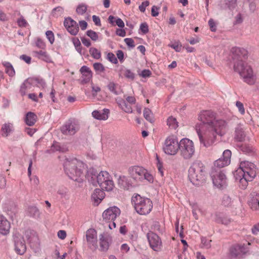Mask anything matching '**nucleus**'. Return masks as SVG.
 Instances as JSON below:
<instances>
[{
    "label": "nucleus",
    "mask_w": 259,
    "mask_h": 259,
    "mask_svg": "<svg viewBox=\"0 0 259 259\" xmlns=\"http://www.w3.org/2000/svg\"><path fill=\"white\" fill-rule=\"evenodd\" d=\"M92 18L93 21L96 25L98 26H100L101 25V20L99 17L96 15H93Z\"/></svg>",
    "instance_id": "338daca9"
},
{
    "label": "nucleus",
    "mask_w": 259,
    "mask_h": 259,
    "mask_svg": "<svg viewBox=\"0 0 259 259\" xmlns=\"http://www.w3.org/2000/svg\"><path fill=\"white\" fill-rule=\"evenodd\" d=\"M3 65L6 68V73L10 76H13L15 75V70L11 65V64L8 62H4L3 63Z\"/></svg>",
    "instance_id": "473e14b6"
},
{
    "label": "nucleus",
    "mask_w": 259,
    "mask_h": 259,
    "mask_svg": "<svg viewBox=\"0 0 259 259\" xmlns=\"http://www.w3.org/2000/svg\"><path fill=\"white\" fill-rule=\"evenodd\" d=\"M118 183L123 188H126L128 186V183H127V178L124 176H121L119 177L118 179Z\"/></svg>",
    "instance_id": "c03bdc74"
},
{
    "label": "nucleus",
    "mask_w": 259,
    "mask_h": 259,
    "mask_svg": "<svg viewBox=\"0 0 259 259\" xmlns=\"http://www.w3.org/2000/svg\"><path fill=\"white\" fill-rule=\"evenodd\" d=\"M25 237L28 241L31 242L36 239L37 236L34 231L28 230L25 232Z\"/></svg>",
    "instance_id": "e433bc0d"
},
{
    "label": "nucleus",
    "mask_w": 259,
    "mask_h": 259,
    "mask_svg": "<svg viewBox=\"0 0 259 259\" xmlns=\"http://www.w3.org/2000/svg\"><path fill=\"white\" fill-rule=\"evenodd\" d=\"M107 59L112 63L117 64L118 63L117 59L115 55L112 53H109L107 54Z\"/></svg>",
    "instance_id": "8fccbe9b"
},
{
    "label": "nucleus",
    "mask_w": 259,
    "mask_h": 259,
    "mask_svg": "<svg viewBox=\"0 0 259 259\" xmlns=\"http://www.w3.org/2000/svg\"><path fill=\"white\" fill-rule=\"evenodd\" d=\"M245 134L241 128H237L235 131V138L238 141H242L245 138Z\"/></svg>",
    "instance_id": "c9c22d12"
},
{
    "label": "nucleus",
    "mask_w": 259,
    "mask_h": 259,
    "mask_svg": "<svg viewBox=\"0 0 259 259\" xmlns=\"http://www.w3.org/2000/svg\"><path fill=\"white\" fill-rule=\"evenodd\" d=\"M11 228L10 223L4 216L0 215V233L6 235L9 233Z\"/></svg>",
    "instance_id": "aec40b11"
},
{
    "label": "nucleus",
    "mask_w": 259,
    "mask_h": 259,
    "mask_svg": "<svg viewBox=\"0 0 259 259\" xmlns=\"http://www.w3.org/2000/svg\"><path fill=\"white\" fill-rule=\"evenodd\" d=\"M109 111L108 109H104L102 110H95L92 112L93 116L99 120H106L108 118Z\"/></svg>",
    "instance_id": "b1692460"
},
{
    "label": "nucleus",
    "mask_w": 259,
    "mask_h": 259,
    "mask_svg": "<svg viewBox=\"0 0 259 259\" xmlns=\"http://www.w3.org/2000/svg\"><path fill=\"white\" fill-rule=\"evenodd\" d=\"M91 88H92V91H91V94L92 96L94 98H96L98 94L99 93L101 92V88L97 84H96L93 82L91 83Z\"/></svg>",
    "instance_id": "58836bf2"
},
{
    "label": "nucleus",
    "mask_w": 259,
    "mask_h": 259,
    "mask_svg": "<svg viewBox=\"0 0 259 259\" xmlns=\"http://www.w3.org/2000/svg\"><path fill=\"white\" fill-rule=\"evenodd\" d=\"M132 202L136 212L141 215L149 214L153 208V203L149 199L135 194L132 197Z\"/></svg>",
    "instance_id": "423d86ee"
},
{
    "label": "nucleus",
    "mask_w": 259,
    "mask_h": 259,
    "mask_svg": "<svg viewBox=\"0 0 259 259\" xmlns=\"http://www.w3.org/2000/svg\"><path fill=\"white\" fill-rule=\"evenodd\" d=\"M128 171L131 178L137 182H142L144 180L152 182L153 181L152 175L142 166L135 165L130 167Z\"/></svg>",
    "instance_id": "0eeeda50"
},
{
    "label": "nucleus",
    "mask_w": 259,
    "mask_h": 259,
    "mask_svg": "<svg viewBox=\"0 0 259 259\" xmlns=\"http://www.w3.org/2000/svg\"><path fill=\"white\" fill-rule=\"evenodd\" d=\"M236 105L237 107V108H238L239 112L242 114H244L245 110H244L243 104L241 102H240V101H237L236 103Z\"/></svg>",
    "instance_id": "052dcab7"
},
{
    "label": "nucleus",
    "mask_w": 259,
    "mask_h": 259,
    "mask_svg": "<svg viewBox=\"0 0 259 259\" xmlns=\"http://www.w3.org/2000/svg\"><path fill=\"white\" fill-rule=\"evenodd\" d=\"M179 149L181 156L185 159L191 158L195 151L193 142L188 138L181 140L179 142Z\"/></svg>",
    "instance_id": "6e6552de"
},
{
    "label": "nucleus",
    "mask_w": 259,
    "mask_h": 259,
    "mask_svg": "<svg viewBox=\"0 0 259 259\" xmlns=\"http://www.w3.org/2000/svg\"><path fill=\"white\" fill-rule=\"evenodd\" d=\"M6 186V180L4 176L0 175V188H5Z\"/></svg>",
    "instance_id": "0e129e2a"
},
{
    "label": "nucleus",
    "mask_w": 259,
    "mask_h": 259,
    "mask_svg": "<svg viewBox=\"0 0 259 259\" xmlns=\"http://www.w3.org/2000/svg\"><path fill=\"white\" fill-rule=\"evenodd\" d=\"M157 167L158 168V172L160 174V176L161 177L163 176V167H162V163L160 162L159 159H158V157H157Z\"/></svg>",
    "instance_id": "4d7b16f0"
},
{
    "label": "nucleus",
    "mask_w": 259,
    "mask_h": 259,
    "mask_svg": "<svg viewBox=\"0 0 259 259\" xmlns=\"http://www.w3.org/2000/svg\"><path fill=\"white\" fill-rule=\"evenodd\" d=\"M80 72L81 74V83L85 84L91 80L93 73L90 68L86 66H83L80 69Z\"/></svg>",
    "instance_id": "6ab92c4d"
},
{
    "label": "nucleus",
    "mask_w": 259,
    "mask_h": 259,
    "mask_svg": "<svg viewBox=\"0 0 259 259\" xmlns=\"http://www.w3.org/2000/svg\"><path fill=\"white\" fill-rule=\"evenodd\" d=\"M37 119V115L34 113L29 112L26 114L24 120L27 125L32 126L35 123Z\"/></svg>",
    "instance_id": "a878e982"
},
{
    "label": "nucleus",
    "mask_w": 259,
    "mask_h": 259,
    "mask_svg": "<svg viewBox=\"0 0 259 259\" xmlns=\"http://www.w3.org/2000/svg\"><path fill=\"white\" fill-rule=\"evenodd\" d=\"M85 165L76 158L66 159L64 163V170L66 175L72 180L77 181L83 175Z\"/></svg>",
    "instance_id": "f03ea898"
},
{
    "label": "nucleus",
    "mask_w": 259,
    "mask_h": 259,
    "mask_svg": "<svg viewBox=\"0 0 259 259\" xmlns=\"http://www.w3.org/2000/svg\"><path fill=\"white\" fill-rule=\"evenodd\" d=\"M208 24L211 31L214 32L216 31L215 24L212 19H211L209 20Z\"/></svg>",
    "instance_id": "69168bd1"
},
{
    "label": "nucleus",
    "mask_w": 259,
    "mask_h": 259,
    "mask_svg": "<svg viewBox=\"0 0 259 259\" xmlns=\"http://www.w3.org/2000/svg\"><path fill=\"white\" fill-rule=\"evenodd\" d=\"M149 5V2L148 1H146L143 2L140 6L139 7L140 11L142 12H144L146 10V8Z\"/></svg>",
    "instance_id": "6e6d98bb"
},
{
    "label": "nucleus",
    "mask_w": 259,
    "mask_h": 259,
    "mask_svg": "<svg viewBox=\"0 0 259 259\" xmlns=\"http://www.w3.org/2000/svg\"><path fill=\"white\" fill-rule=\"evenodd\" d=\"M91 55L96 59H99L101 57L100 51L95 48H91L89 50Z\"/></svg>",
    "instance_id": "ea45409f"
},
{
    "label": "nucleus",
    "mask_w": 259,
    "mask_h": 259,
    "mask_svg": "<svg viewBox=\"0 0 259 259\" xmlns=\"http://www.w3.org/2000/svg\"><path fill=\"white\" fill-rule=\"evenodd\" d=\"M236 172L237 175L246 176L248 179L253 180L256 175V168L253 163L244 161L240 162Z\"/></svg>",
    "instance_id": "1a4fd4ad"
},
{
    "label": "nucleus",
    "mask_w": 259,
    "mask_h": 259,
    "mask_svg": "<svg viewBox=\"0 0 259 259\" xmlns=\"http://www.w3.org/2000/svg\"><path fill=\"white\" fill-rule=\"evenodd\" d=\"M176 52H180L182 49V45L178 42H175L170 46Z\"/></svg>",
    "instance_id": "e2e57ef3"
},
{
    "label": "nucleus",
    "mask_w": 259,
    "mask_h": 259,
    "mask_svg": "<svg viewBox=\"0 0 259 259\" xmlns=\"http://www.w3.org/2000/svg\"><path fill=\"white\" fill-rule=\"evenodd\" d=\"M232 220L231 218L224 215L222 213L217 214L215 221L219 224H221L225 225H229L232 222Z\"/></svg>",
    "instance_id": "bb28decb"
},
{
    "label": "nucleus",
    "mask_w": 259,
    "mask_h": 259,
    "mask_svg": "<svg viewBox=\"0 0 259 259\" xmlns=\"http://www.w3.org/2000/svg\"><path fill=\"white\" fill-rule=\"evenodd\" d=\"M89 181L93 185L98 183L102 190L107 191H111L114 187V183L111 176L106 171H102L96 174L95 172L89 171L87 174Z\"/></svg>",
    "instance_id": "7ed1b4c3"
},
{
    "label": "nucleus",
    "mask_w": 259,
    "mask_h": 259,
    "mask_svg": "<svg viewBox=\"0 0 259 259\" xmlns=\"http://www.w3.org/2000/svg\"><path fill=\"white\" fill-rule=\"evenodd\" d=\"M120 213V209L116 206L110 207L103 212V220L110 229L112 230L116 227L114 221Z\"/></svg>",
    "instance_id": "9d476101"
},
{
    "label": "nucleus",
    "mask_w": 259,
    "mask_h": 259,
    "mask_svg": "<svg viewBox=\"0 0 259 259\" xmlns=\"http://www.w3.org/2000/svg\"><path fill=\"white\" fill-rule=\"evenodd\" d=\"M231 157V151L229 150H225L223 154V157L214 162V167L221 168L228 165L230 162Z\"/></svg>",
    "instance_id": "dca6fc26"
},
{
    "label": "nucleus",
    "mask_w": 259,
    "mask_h": 259,
    "mask_svg": "<svg viewBox=\"0 0 259 259\" xmlns=\"http://www.w3.org/2000/svg\"><path fill=\"white\" fill-rule=\"evenodd\" d=\"M15 250L19 254H23L26 251V247L24 240H15Z\"/></svg>",
    "instance_id": "393cba45"
},
{
    "label": "nucleus",
    "mask_w": 259,
    "mask_h": 259,
    "mask_svg": "<svg viewBox=\"0 0 259 259\" xmlns=\"http://www.w3.org/2000/svg\"><path fill=\"white\" fill-rule=\"evenodd\" d=\"M160 8L156 6H153L151 9V15L153 17H156L159 15V10Z\"/></svg>",
    "instance_id": "bf43d9fd"
},
{
    "label": "nucleus",
    "mask_w": 259,
    "mask_h": 259,
    "mask_svg": "<svg viewBox=\"0 0 259 259\" xmlns=\"http://www.w3.org/2000/svg\"><path fill=\"white\" fill-rule=\"evenodd\" d=\"M117 85L114 82H110L108 85V88L109 90L114 93L115 94H117V92L116 91Z\"/></svg>",
    "instance_id": "5fc2aeb1"
},
{
    "label": "nucleus",
    "mask_w": 259,
    "mask_h": 259,
    "mask_svg": "<svg viewBox=\"0 0 259 259\" xmlns=\"http://www.w3.org/2000/svg\"><path fill=\"white\" fill-rule=\"evenodd\" d=\"M79 129V125L75 120H69L61 127V132L66 135H73Z\"/></svg>",
    "instance_id": "ddd939ff"
},
{
    "label": "nucleus",
    "mask_w": 259,
    "mask_h": 259,
    "mask_svg": "<svg viewBox=\"0 0 259 259\" xmlns=\"http://www.w3.org/2000/svg\"><path fill=\"white\" fill-rule=\"evenodd\" d=\"M33 54L35 57L45 61H48L50 60L49 55L48 54L47 52L44 50V49H42L39 51H34Z\"/></svg>",
    "instance_id": "7c9ffc66"
},
{
    "label": "nucleus",
    "mask_w": 259,
    "mask_h": 259,
    "mask_svg": "<svg viewBox=\"0 0 259 259\" xmlns=\"http://www.w3.org/2000/svg\"><path fill=\"white\" fill-rule=\"evenodd\" d=\"M87 10V6L84 4L79 5L76 10L77 13L79 15H83Z\"/></svg>",
    "instance_id": "a18cd8bd"
},
{
    "label": "nucleus",
    "mask_w": 259,
    "mask_h": 259,
    "mask_svg": "<svg viewBox=\"0 0 259 259\" xmlns=\"http://www.w3.org/2000/svg\"><path fill=\"white\" fill-rule=\"evenodd\" d=\"M46 35L50 44H53L55 41L54 33L51 30H48L46 31Z\"/></svg>",
    "instance_id": "de8ad7c7"
},
{
    "label": "nucleus",
    "mask_w": 259,
    "mask_h": 259,
    "mask_svg": "<svg viewBox=\"0 0 259 259\" xmlns=\"http://www.w3.org/2000/svg\"><path fill=\"white\" fill-rule=\"evenodd\" d=\"M116 100L118 106L122 110L127 113H132V105L128 104L124 99L117 98Z\"/></svg>",
    "instance_id": "4be33fe9"
},
{
    "label": "nucleus",
    "mask_w": 259,
    "mask_h": 259,
    "mask_svg": "<svg viewBox=\"0 0 259 259\" xmlns=\"http://www.w3.org/2000/svg\"><path fill=\"white\" fill-rule=\"evenodd\" d=\"M64 25L71 35H76L77 34L79 30L78 24L71 18H66L64 21Z\"/></svg>",
    "instance_id": "f3484780"
},
{
    "label": "nucleus",
    "mask_w": 259,
    "mask_h": 259,
    "mask_svg": "<svg viewBox=\"0 0 259 259\" xmlns=\"http://www.w3.org/2000/svg\"><path fill=\"white\" fill-rule=\"evenodd\" d=\"M249 207L254 211L259 210V195H256L248 201Z\"/></svg>",
    "instance_id": "cd10ccee"
},
{
    "label": "nucleus",
    "mask_w": 259,
    "mask_h": 259,
    "mask_svg": "<svg viewBox=\"0 0 259 259\" xmlns=\"http://www.w3.org/2000/svg\"><path fill=\"white\" fill-rule=\"evenodd\" d=\"M31 88V83L27 79L21 85L20 93L22 96H25Z\"/></svg>",
    "instance_id": "c756f323"
},
{
    "label": "nucleus",
    "mask_w": 259,
    "mask_h": 259,
    "mask_svg": "<svg viewBox=\"0 0 259 259\" xmlns=\"http://www.w3.org/2000/svg\"><path fill=\"white\" fill-rule=\"evenodd\" d=\"M87 35L94 41H96L98 39V34L92 30H88L87 31Z\"/></svg>",
    "instance_id": "49530a36"
},
{
    "label": "nucleus",
    "mask_w": 259,
    "mask_h": 259,
    "mask_svg": "<svg viewBox=\"0 0 259 259\" xmlns=\"http://www.w3.org/2000/svg\"><path fill=\"white\" fill-rule=\"evenodd\" d=\"M201 247L208 249L211 247V240H209L205 237H202L201 239Z\"/></svg>",
    "instance_id": "79ce46f5"
},
{
    "label": "nucleus",
    "mask_w": 259,
    "mask_h": 259,
    "mask_svg": "<svg viewBox=\"0 0 259 259\" xmlns=\"http://www.w3.org/2000/svg\"><path fill=\"white\" fill-rule=\"evenodd\" d=\"M28 212L30 215L35 217L38 214V209L35 206H31L28 208Z\"/></svg>",
    "instance_id": "09e8293b"
},
{
    "label": "nucleus",
    "mask_w": 259,
    "mask_h": 259,
    "mask_svg": "<svg viewBox=\"0 0 259 259\" xmlns=\"http://www.w3.org/2000/svg\"><path fill=\"white\" fill-rule=\"evenodd\" d=\"M125 101H126L131 105L135 104L136 102V98L134 96H124Z\"/></svg>",
    "instance_id": "864d4df0"
},
{
    "label": "nucleus",
    "mask_w": 259,
    "mask_h": 259,
    "mask_svg": "<svg viewBox=\"0 0 259 259\" xmlns=\"http://www.w3.org/2000/svg\"><path fill=\"white\" fill-rule=\"evenodd\" d=\"M64 9L61 7H58L53 10V14L56 16H58L63 13Z\"/></svg>",
    "instance_id": "3c124183"
},
{
    "label": "nucleus",
    "mask_w": 259,
    "mask_h": 259,
    "mask_svg": "<svg viewBox=\"0 0 259 259\" xmlns=\"http://www.w3.org/2000/svg\"><path fill=\"white\" fill-rule=\"evenodd\" d=\"M213 184L219 188H223L227 185L226 175L221 170L213 169L211 173Z\"/></svg>",
    "instance_id": "f8f14e48"
},
{
    "label": "nucleus",
    "mask_w": 259,
    "mask_h": 259,
    "mask_svg": "<svg viewBox=\"0 0 259 259\" xmlns=\"http://www.w3.org/2000/svg\"><path fill=\"white\" fill-rule=\"evenodd\" d=\"M144 116L147 121L151 123L154 121L153 114L149 108H145Z\"/></svg>",
    "instance_id": "4c0bfd02"
},
{
    "label": "nucleus",
    "mask_w": 259,
    "mask_h": 259,
    "mask_svg": "<svg viewBox=\"0 0 259 259\" xmlns=\"http://www.w3.org/2000/svg\"><path fill=\"white\" fill-rule=\"evenodd\" d=\"M17 23L19 27L26 28L29 26V24L24 17L19 14V17L17 19Z\"/></svg>",
    "instance_id": "72a5a7b5"
},
{
    "label": "nucleus",
    "mask_w": 259,
    "mask_h": 259,
    "mask_svg": "<svg viewBox=\"0 0 259 259\" xmlns=\"http://www.w3.org/2000/svg\"><path fill=\"white\" fill-rule=\"evenodd\" d=\"M205 167L200 161L194 162L188 171V178L194 185H199L203 183L206 179Z\"/></svg>",
    "instance_id": "39448f33"
},
{
    "label": "nucleus",
    "mask_w": 259,
    "mask_h": 259,
    "mask_svg": "<svg viewBox=\"0 0 259 259\" xmlns=\"http://www.w3.org/2000/svg\"><path fill=\"white\" fill-rule=\"evenodd\" d=\"M124 42L130 47L134 48L135 46L134 40L131 38H126L124 39Z\"/></svg>",
    "instance_id": "13d9d810"
},
{
    "label": "nucleus",
    "mask_w": 259,
    "mask_h": 259,
    "mask_svg": "<svg viewBox=\"0 0 259 259\" xmlns=\"http://www.w3.org/2000/svg\"><path fill=\"white\" fill-rule=\"evenodd\" d=\"M100 189H96L92 194V200L94 204L98 205L105 197V193Z\"/></svg>",
    "instance_id": "412c9836"
},
{
    "label": "nucleus",
    "mask_w": 259,
    "mask_h": 259,
    "mask_svg": "<svg viewBox=\"0 0 259 259\" xmlns=\"http://www.w3.org/2000/svg\"><path fill=\"white\" fill-rule=\"evenodd\" d=\"M140 30L143 34H146L149 31V27L148 24L146 23H142L140 25Z\"/></svg>",
    "instance_id": "603ef678"
},
{
    "label": "nucleus",
    "mask_w": 259,
    "mask_h": 259,
    "mask_svg": "<svg viewBox=\"0 0 259 259\" xmlns=\"http://www.w3.org/2000/svg\"><path fill=\"white\" fill-rule=\"evenodd\" d=\"M86 239L88 245L92 250L97 248V233L94 229H90L86 232Z\"/></svg>",
    "instance_id": "2eb2a0df"
},
{
    "label": "nucleus",
    "mask_w": 259,
    "mask_h": 259,
    "mask_svg": "<svg viewBox=\"0 0 259 259\" xmlns=\"http://www.w3.org/2000/svg\"><path fill=\"white\" fill-rule=\"evenodd\" d=\"M167 125L171 129H176L179 125L176 118L170 116L167 119Z\"/></svg>",
    "instance_id": "2f4dec72"
},
{
    "label": "nucleus",
    "mask_w": 259,
    "mask_h": 259,
    "mask_svg": "<svg viewBox=\"0 0 259 259\" xmlns=\"http://www.w3.org/2000/svg\"><path fill=\"white\" fill-rule=\"evenodd\" d=\"M93 67L97 73H101L105 71V67L100 63H95L93 64Z\"/></svg>",
    "instance_id": "a19ab883"
},
{
    "label": "nucleus",
    "mask_w": 259,
    "mask_h": 259,
    "mask_svg": "<svg viewBox=\"0 0 259 259\" xmlns=\"http://www.w3.org/2000/svg\"><path fill=\"white\" fill-rule=\"evenodd\" d=\"M122 73L124 77L128 79L133 80L135 78V74L129 69L123 70Z\"/></svg>",
    "instance_id": "37998d69"
},
{
    "label": "nucleus",
    "mask_w": 259,
    "mask_h": 259,
    "mask_svg": "<svg viewBox=\"0 0 259 259\" xmlns=\"http://www.w3.org/2000/svg\"><path fill=\"white\" fill-rule=\"evenodd\" d=\"M179 149V143L177 138L174 136L167 137L163 146L164 152L170 155H175Z\"/></svg>",
    "instance_id": "9b49d317"
},
{
    "label": "nucleus",
    "mask_w": 259,
    "mask_h": 259,
    "mask_svg": "<svg viewBox=\"0 0 259 259\" xmlns=\"http://www.w3.org/2000/svg\"><path fill=\"white\" fill-rule=\"evenodd\" d=\"M198 120L201 123L195 125L196 131L200 144L205 147L211 146L216 141L218 136H224L229 130L227 122L217 119L211 111L201 112Z\"/></svg>",
    "instance_id": "f257e3e1"
},
{
    "label": "nucleus",
    "mask_w": 259,
    "mask_h": 259,
    "mask_svg": "<svg viewBox=\"0 0 259 259\" xmlns=\"http://www.w3.org/2000/svg\"><path fill=\"white\" fill-rule=\"evenodd\" d=\"M231 51L233 59L238 60L237 61H243L242 59H246L247 57L248 52L244 48L235 47L232 48Z\"/></svg>",
    "instance_id": "a211bd4d"
},
{
    "label": "nucleus",
    "mask_w": 259,
    "mask_h": 259,
    "mask_svg": "<svg viewBox=\"0 0 259 259\" xmlns=\"http://www.w3.org/2000/svg\"><path fill=\"white\" fill-rule=\"evenodd\" d=\"M99 244L100 250L102 251H107L109 247L110 241L107 236H105L104 234L99 235Z\"/></svg>",
    "instance_id": "5701e85b"
},
{
    "label": "nucleus",
    "mask_w": 259,
    "mask_h": 259,
    "mask_svg": "<svg viewBox=\"0 0 259 259\" xmlns=\"http://www.w3.org/2000/svg\"><path fill=\"white\" fill-rule=\"evenodd\" d=\"M13 131V124L10 123L4 124L1 128V134L3 137H7Z\"/></svg>",
    "instance_id": "c85d7f7f"
},
{
    "label": "nucleus",
    "mask_w": 259,
    "mask_h": 259,
    "mask_svg": "<svg viewBox=\"0 0 259 259\" xmlns=\"http://www.w3.org/2000/svg\"><path fill=\"white\" fill-rule=\"evenodd\" d=\"M147 237L150 247L154 251L160 250L162 247V242L160 237L153 232H149Z\"/></svg>",
    "instance_id": "4468645a"
},
{
    "label": "nucleus",
    "mask_w": 259,
    "mask_h": 259,
    "mask_svg": "<svg viewBox=\"0 0 259 259\" xmlns=\"http://www.w3.org/2000/svg\"><path fill=\"white\" fill-rule=\"evenodd\" d=\"M234 69L239 74L244 82L249 85L255 83L256 77L250 65L242 60L236 61L234 63Z\"/></svg>",
    "instance_id": "20e7f679"
},
{
    "label": "nucleus",
    "mask_w": 259,
    "mask_h": 259,
    "mask_svg": "<svg viewBox=\"0 0 259 259\" xmlns=\"http://www.w3.org/2000/svg\"><path fill=\"white\" fill-rule=\"evenodd\" d=\"M36 45L37 47L41 49H45L46 48V44L44 41L40 38H38L36 42Z\"/></svg>",
    "instance_id": "680f3d73"
},
{
    "label": "nucleus",
    "mask_w": 259,
    "mask_h": 259,
    "mask_svg": "<svg viewBox=\"0 0 259 259\" xmlns=\"http://www.w3.org/2000/svg\"><path fill=\"white\" fill-rule=\"evenodd\" d=\"M240 179V187L244 189L246 188L248 185V182H251L253 180H249L247 178V176L244 175H239Z\"/></svg>",
    "instance_id": "f704fd0d"
},
{
    "label": "nucleus",
    "mask_w": 259,
    "mask_h": 259,
    "mask_svg": "<svg viewBox=\"0 0 259 259\" xmlns=\"http://www.w3.org/2000/svg\"><path fill=\"white\" fill-rule=\"evenodd\" d=\"M252 233L256 235L259 232V223L255 224L251 229Z\"/></svg>",
    "instance_id": "774afa93"
}]
</instances>
